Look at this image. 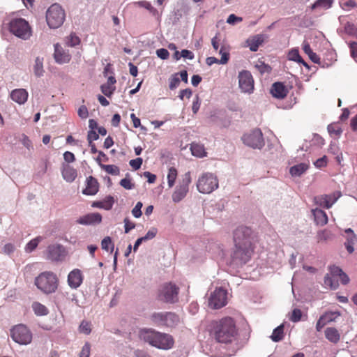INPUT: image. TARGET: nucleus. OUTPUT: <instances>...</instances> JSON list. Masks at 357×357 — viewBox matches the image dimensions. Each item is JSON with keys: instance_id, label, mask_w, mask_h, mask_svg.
<instances>
[{"instance_id": "obj_1", "label": "nucleus", "mask_w": 357, "mask_h": 357, "mask_svg": "<svg viewBox=\"0 0 357 357\" xmlns=\"http://www.w3.org/2000/svg\"><path fill=\"white\" fill-rule=\"evenodd\" d=\"M234 250L231 255V264L242 266L248 263L254 252L255 234L248 227L239 226L234 231Z\"/></svg>"}, {"instance_id": "obj_2", "label": "nucleus", "mask_w": 357, "mask_h": 357, "mask_svg": "<svg viewBox=\"0 0 357 357\" xmlns=\"http://www.w3.org/2000/svg\"><path fill=\"white\" fill-rule=\"evenodd\" d=\"M211 335L219 343L229 345L234 352L243 347L235 320L226 317L211 323Z\"/></svg>"}, {"instance_id": "obj_3", "label": "nucleus", "mask_w": 357, "mask_h": 357, "mask_svg": "<svg viewBox=\"0 0 357 357\" xmlns=\"http://www.w3.org/2000/svg\"><path fill=\"white\" fill-rule=\"evenodd\" d=\"M141 337L150 345L163 350L172 349L174 343V339L171 335L151 329L142 331Z\"/></svg>"}, {"instance_id": "obj_4", "label": "nucleus", "mask_w": 357, "mask_h": 357, "mask_svg": "<svg viewBox=\"0 0 357 357\" xmlns=\"http://www.w3.org/2000/svg\"><path fill=\"white\" fill-rule=\"evenodd\" d=\"M34 284L43 294H51L56 291L59 279L53 272L44 271L35 278Z\"/></svg>"}, {"instance_id": "obj_5", "label": "nucleus", "mask_w": 357, "mask_h": 357, "mask_svg": "<svg viewBox=\"0 0 357 357\" xmlns=\"http://www.w3.org/2000/svg\"><path fill=\"white\" fill-rule=\"evenodd\" d=\"M151 323L161 328H175L179 323L180 319L174 312H155L150 315Z\"/></svg>"}, {"instance_id": "obj_6", "label": "nucleus", "mask_w": 357, "mask_h": 357, "mask_svg": "<svg viewBox=\"0 0 357 357\" xmlns=\"http://www.w3.org/2000/svg\"><path fill=\"white\" fill-rule=\"evenodd\" d=\"M197 189L202 194H211L219 187V181L215 174L204 172L198 178Z\"/></svg>"}, {"instance_id": "obj_7", "label": "nucleus", "mask_w": 357, "mask_h": 357, "mask_svg": "<svg viewBox=\"0 0 357 357\" xmlns=\"http://www.w3.org/2000/svg\"><path fill=\"white\" fill-rule=\"evenodd\" d=\"M9 31L16 37L22 40H28L32 33L29 22L23 18H14L9 22Z\"/></svg>"}, {"instance_id": "obj_8", "label": "nucleus", "mask_w": 357, "mask_h": 357, "mask_svg": "<svg viewBox=\"0 0 357 357\" xmlns=\"http://www.w3.org/2000/svg\"><path fill=\"white\" fill-rule=\"evenodd\" d=\"M65 13L57 3L52 4L47 10L46 20L51 29H56L61 26L65 20Z\"/></svg>"}, {"instance_id": "obj_9", "label": "nucleus", "mask_w": 357, "mask_h": 357, "mask_svg": "<svg viewBox=\"0 0 357 357\" xmlns=\"http://www.w3.org/2000/svg\"><path fill=\"white\" fill-rule=\"evenodd\" d=\"M191 183L190 173L186 172L183 179L178 182L175 187L172 195V201L174 203H178L182 201L187 195L189 191V185Z\"/></svg>"}, {"instance_id": "obj_10", "label": "nucleus", "mask_w": 357, "mask_h": 357, "mask_svg": "<svg viewBox=\"0 0 357 357\" xmlns=\"http://www.w3.org/2000/svg\"><path fill=\"white\" fill-rule=\"evenodd\" d=\"M12 339L20 344H28L31 342L32 334L29 329L23 324L14 326L10 331Z\"/></svg>"}, {"instance_id": "obj_11", "label": "nucleus", "mask_w": 357, "mask_h": 357, "mask_svg": "<svg viewBox=\"0 0 357 357\" xmlns=\"http://www.w3.org/2000/svg\"><path fill=\"white\" fill-rule=\"evenodd\" d=\"M178 288L172 283H167L161 287L158 294V298L165 303H174L178 300Z\"/></svg>"}, {"instance_id": "obj_12", "label": "nucleus", "mask_w": 357, "mask_h": 357, "mask_svg": "<svg viewBox=\"0 0 357 357\" xmlns=\"http://www.w3.org/2000/svg\"><path fill=\"white\" fill-rule=\"evenodd\" d=\"M244 144L255 149H261L264 146V139L260 129H255L242 137Z\"/></svg>"}, {"instance_id": "obj_13", "label": "nucleus", "mask_w": 357, "mask_h": 357, "mask_svg": "<svg viewBox=\"0 0 357 357\" xmlns=\"http://www.w3.org/2000/svg\"><path fill=\"white\" fill-rule=\"evenodd\" d=\"M227 303V291L222 287H217L211 292L208 298V305L213 309H220Z\"/></svg>"}, {"instance_id": "obj_14", "label": "nucleus", "mask_w": 357, "mask_h": 357, "mask_svg": "<svg viewBox=\"0 0 357 357\" xmlns=\"http://www.w3.org/2000/svg\"><path fill=\"white\" fill-rule=\"evenodd\" d=\"M340 191H335L331 194H324L314 197V203L327 209L331 208L333 204L341 197Z\"/></svg>"}, {"instance_id": "obj_15", "label": "nucleus", "mask_w": 357, "mask_h": 357, "mask_svg": "<svg viewBox=\"0 0 357 357\" xmlns=\"http://www.w3.org/2000/svg\"><path fill=\"white\" fill-rule=\"evenodd\" d=\"M238 84L241 91L244 93H251L254 90V80L251 73L243 70L238 75Z\"/></svg>"}, {"instance_id": "obj_16", "label": "nucleus", "mask_w": 357, "mask_h": 357, "mask_svg": "<svg viewBox=\"0 0 357 357\" xmlns=\"http://www.w3.org/2000/svg\"><path fill=\"white\" fill-rule=\"evenodd\" d=\"M84 276L78 268L71 271L68 275V284L71 289H76L80 287L83 282Z\"/></svg>"}, {"instance_id": "obj_17", "label": "nucleus", "mask_w": 357, "mask_h": 357, "mask_svg": "<svg viewBox=\"0 0 357 357\" xmlns=\"http://www.w3.org/2000/svg\"><path fill=\"white\" fill-rule=\"evenodd\" d=\"M343 273L342 270L338 266H332L331 268V276L326 275L324 277L325 284L329 285L331 289H335L338 286L337 280L335 278L340 277Z\"/></svg>"}, {"instance_id": "obj_18", "label": "nucleus", "mask_w": 357, "mask_h": 357, "mask_svg": "<svg viewBox=\"0 0 357 357\" xmlns=\"http://www.w3.org/2000/svg\"><path fill=\"white\" fill-rule=\"evenodd\" d=\"M54 58L57 63H67L70 61L71 56L68 50L66 51L63 50V48L59 43L54 44Z\"/></svg>"}, {"instance_id": "obj_19", "label": "nucleus", "mask_w": 357, "mask_h": 357, "mask_svg": "<svg viewBox=\"0 0 357 357\" xmlns=\"http://www.w3.org/2000/svg\"><path fill=\"white\" fill-rule=\"evenodd\" d=\"M64 248L59 244L50 245L47 247V258L52 261H59L64 256Z\"/></svg>"}, {"instance_id": "obj_20", "label": "nucleus", "mask_w": 357, "mask_h": 357, "mask_svg": "<svg viewBox=\"0 0 357 357\" xmlns=\"http://www.w3.org/2000/svg\"><path fill=\"white\" fill-rule=\"evenodd\" d=\"M102 221V215L98 213H92L80 217L77 222L83 225H96Z\"/></svg>"}, {"instance_id": "obj_21", "label": "nucleus", "mask_w": 357, "mask_h": 357, "mask_svg": "<svg viewBox=\"0 0 357 357\" xmlns=\"http://www.w3.org/2000/svg\"><path fill=\"white\" fill-rule=\"evenodd\" d=\"M86 186L82 190V193L86 195H95L99 190V183L96 178L90 176L86 178Z\"/></svg>"}, {"instance_id": "obj_22", "label": "nucleus", "mask_w": 357, "mask_h": 357, "mask_svg": "<svg viewBox=\"0 0 357 357\" xmlns=\"http://www.w3.org/2000/svg\"><path fill=\"white\" fill-rule=\"evenodd\" d=\"M11 99L20 105L24 104L28 98V93L25 89H15L11 92Z\"/></svg>"}, {"instance_id": "obj_23", "label": "nucleus", "mask_w": 357, "mask_h": 357, "mask_svg": "<svg viewBox=\"0 0 357 357\" xmlns=\"http://www.w3.org/2000/svg\"><path fill=\"white\" fill-rule=\"evenodd\" d=\"M271 93L273 97L283 98L287 96V89L281 82H275L272 85Z\"/></svg>"}, {"instance_id": "obj_24", "label": "nucleus", "mask_w": 357, "mask_h": 357, "mask_svg": "<svg viewBox=\"0 0 357 357\" xmlns=\"http://www.w3.org/2000/svg\"><path fill=\"white\" fill-rule=\"evenodd\" d=\"M312 213L314 216V221L317 225L324 226L328 222V216L325 211L316 208L312 210Z\"/></svg>"}, {"instance_id": "obj_25", "label": "nucleus", "mask_w": 357, "mask_h": 357, "mask_svg": "<svg viewBox=\"0 0 357 357\" xmlns=\"http://www.w3.org/2000/svg\"><path fill=\"white\" fill-rule=\"evenodd\" d=\"M264 42L263 35H256L246 40L247 46L252 52L257 51L260 45Z\"/></svg>"}, {"instance_id": "obj_26", "label": "nucleus", "mask_w": 357, "mask_h": 357, "mask_svg": "<svg viewBox=\"0 0 357 357\" xmlns=\"http://www.w3.org/2000/svg\"><path fill=\"white\" fill-rule=\"evenodd\" d=\"M61 173L63 179L69 183L74 181L77 175L76 169L69 165L63 166Z\"/></svg>"}, {"instance_id": "obj_27", "label": "nucleus", "mask_w": 357, "mask_h": 357, "mask_svg": "<svg viewBox=\"0 0 357 357\" xmlns=\"http://www.w3.org/2000/svg\"><path fill=\"white\" fill-rule=\"evenodd\" d=\"M114 203V197L112 196H107L102 201L93 202L92 206L103 208L105 210H110L112 208Z\"/></svg>"}, {"instance_id": "obj_28", "label": "nucleus", "mask_w": 357, "mask_h": 357, "mask_svg": "<svg viewBox=\"0 0 357 357\" xmlns=\"http://www.w3.org/2000/svg\"><path fill=\"white\" fill-rule=\"evenodd\" d=\"M325 337L332 343H337L340 339L338 331L333 327H328L325 330Z\"/></svg>"}, {"instance_id": "obj_29", "label": "nucleus", "mask_w": 357, "mask_h": 357, "mask_svg": "<svg viewBox=\"0 0 357 357\" xmlns=\"http://www.w3.org/2000/svg\"><path fill=\"white\" fill-rule=\"evenodd\" d=\"M308 167L309 166L307 164L302 162L292 166L289 169V173L292 176H301L307 170Z\"/></svg>"}, {"instance_id": "obj_30", "label": "nucleus", "mask_w": 357, "mask_h": 357, "mask_svg": "<svg viewBox=\"0 0 357 357\" xmlns=\"http://www.w3.org/2000/svg\"><path fill=\"white\" fill-rule=\"evenodd\" d=\"M43 57L37 56L35 59L33 69V73L37 77H40L44 75L45 70L43 68Z\"/></svg>"}, {"instance_id": "obj_31", "label": "nucleus", "mask_w": 357, "mask_h": 357, "mask_svg": "<svg viewBox=\"0 0 357 357\" xmlns=\"http://www.w3.org/2000/svg\"><path fill=\"white\" fill-rule=\"evenodd\" d=\"M96 162L98 163L100 168L104 169L107 173L112 175L119 174L120 170L117 166L114 165H103L101 163V160L99 158H96Z\"/></svg>"}, {"instance_id": "obj_32", "label": "nucleus", "mask_w": 357, "mask_h": 357, "mask_svg": "<svg viewBox=\"0 0 357 357\" xmlns=\"http://www.w3.org/2000/svg\"><path fill=\"white\" fill-rule=\"evenodd\" d=\"M32 309L37 316H45L49 313L47 307L38 302H34L32 304Z\"/></svg>"}, {"instance_id": "obj_33", "label": "nucleus", "mask_w": 357, "mask_h": 357, "mask_svg": "<svg viewBox=\"0 0 357 357\" xmlns=\"http://www.w3.org/2000/svg\"><path fill=\"white\" fill-rule=\"evenodd\" d=\"M283 337L284 324H281L273 330V333L271 335V338L273 342H278L282 340L283 339Z\"/></svg>"}, {"instance_id": "obj_34", "label": "nucleus", "mask_w": 357, "mask_h": 357, "mask_svg": "<svg viewBox=\"0 0 357 357\" xmlns=\"http://www.w3.org/2000/svg\"><path fill=\"white\" fill-rule=\"evenodd\" d=\"M178 172L176 169L174 167H171L168 169L167 173V184L169 188H172L174 185L176 179L177 178Z\"/></svg>"}, {"instance_id": "obj_35", "label": "nucleus", "mask_w": 357, "mask_h": 357, "mask_svg": "<svg viewBox=\"0 0 357 357\" xmlns=\"http://www.w3.org/2000/svg\"><path fill=\"white\" fill-rule=\"evenodd\" d=\"M341 315L339 311H329L325 312L321 317L323 318L325 323L327 324L330 322L335 321L337 317Z\"/></svg>"}, {"instance_id": "obj_36", "label": "nucleus", "mask_w": 357, "mask_h": 357, "mask_svg": "<svg viewBox=\"0 0 357 357\" xmlns=\"http://www.w3.org/2000/svg\"><path fill=\"white\" fill-rule=\"evenodd\" d=\"M333 234L328 229L320 230L317 234V242L327 241L332 239Z\"/></svg>"}, {"instance_id": "obj_37", "label": "nucleus", "mask_w": 357, "mask_h": 357, "mask_svg": "<svg viewBox=\"0 0 357 357\" xmlns=\"http://www.w3.org/2000/svg\"><path fill=\"white\" fill-rule=\"evenodd\" d=\"M344 232L346 241L344 244L355 245L357 243V237L354 231L351 228H348L344 230Z\"/></svg>"}, {"instance_id": "obj_38", "label": "nucleus", "mask_w": 357, "mask_h": 357, "mask_svg": "<svg viewBox=\"0 0 357 357\" xmlns=\"http://www.w3.org/2000/svg\"><path fill=\"white\" fill-rule=\"evenodd\" d=\"M192 154L196 157L202 158L206 155L204 148L202 145L198 144H192L191 145Z\"/></svg>"}, {"instance_id": "obj_39", "label": "nucleus", "mask_w": 357, "mask_h": 357, "mask_svg": "<svg viewBox=\"0 0 357 357\" xmlns=\"http://www.w3.org/2000/svg\"><path fill=\"white\" fill-rule=\"evenodd\" d=\"M333 0H317L312 6V9L322 8L328 9L332 6Z\"/></svg>"}, {"instance_id": "obj_40", "label": "nucleus", "mask_w": 357, "mask_h": 357, "mask_svg": "<svg viewBox=\"0 0 357 357\" xmlns=\"http://www.w3.org/2000/svg\"><path fill=\"white\" fill-rule=\"evenodd\" d=\"M43 239L42 236H37L31 240L25 246L24 250L27 253L33 252L38 246V243Z\"/></svg>"}, {"instance_id": "obj_41", "label": "nucleus", "mask_w": 357, "mask_h": 357, "mask_svg": "<svg viewBox=\"0 0 357 357\" xmlns=\"http://www.w3.org/2000/svg\"><path fill=\"white\" fill-rule=\"evenodd\" d=\"M78 331L80 333L89 335L92 331L91 322L83 320L79 326Z\"/></svg>"}, {"instance_id": "obj_42", "label": "nucleus", "mask_w": 357, "mask_h": 357, "mask_svg": "<svg viewBox=\"0 0 357 357\" xmlns=\"http://www.w3.org/2000/svg\"><path fill=\"white\" fill-rule=\"evenodd\" d=\"M101 247L102 250L107 252L110 248V252H112L114 250V245L112 241V238L109 236H106L101 241Z\"/></svg>"}, {"instance_id": "obj_43", "label": "nucleus", "mask_w": 357, "mask_h": 357, "mask_svg": "<svg viewBox=\"0 0 357 357\" xmlns=\"http://www.w3.org/2000/svg\"><path fill=\"white\" fill-rule=\"evenodd\" d=\"M180 84L178 73L172 75L169 79V87L171 90L176 89Z\"/></svg>"}, {"instance_id": "obj_44", "label": "nucleus", "mask_w": 357, "mask_h": 357, "mask_svg": "<svg viewBox=\"0 0 357 357\" xmlns=\"http://www.w3.org/2000/svg\"><path fill=\"white\" fill-rule=\"evenodd\" d=\"M80 43L79 38L75 33H71L66 40V44L69 47H75Z\"/></svg>"}, {"instance_id": "obj_45", "label": "nucleus", "mask_w": 357, "mask_h": 357, "mask_svg": "<svg viewBox=\"0 0 357 357\" xmlns=\"http://www.w3.org/2000/svg\"><path fill=\"white\" fill-rule=\"evenodd\" d=\"M100 89L102 93L106 96L107 97H111V96L113 94L114 91H115V86L109 85L107 84H104L101 85Z\"/></svg>"}, {"instance_id": "obj_46", "label": "nucleus", "mask_w": 357, "mask_h": 357, "mask_svg": "<svg viewBox=\"0 0 357 357\" xmlns=\"http://www.w3.org/2000/svg\"><path fill=\"white\" fill-rule=\"evenodd\" d=\"M91 345L89 342H86L79 354V357H89L91 354Z\"/></svg>"}, {"instance_id": "obj_47", "label": "nucleus", "mask_w": 357, "mask_h": 357, "mask_svg": "<svg viewBox=\"0 0 357 357\" xmlns=\"http://www.w3.org/2000/svg\"><path fill=\"white\" fill-rule=\"evenodd\" d=\"M129 176V174H127L126 177L120 181V185L126 190H131L134 188V184L132 183L131 180L128 178Z\"/></svg>"}, {"instance_id": "obj_48", "label": "nucleus", "mask_w": 357, "mask_h": 357, "mask_svg": "<svg viewBox=\"0 0 357 357\" xmlns=\"http://www.w3.org/2000/svg\"><path fill=\"white\" fill-rule=\"evenodd\" d=\"M255 68L261 73H269L271 71V67L264 63V62L262 61H259L256 65H255Z\"/></svg>"}, {"instance_id": "obj_49", "label": "nucleus", "mask_w": 357, "mask_h": 357, "mask_svg": "<svg viewBox=\"0 0 357 357\" xmlns=\"http://www.w3.org/2000/svg\"><path fill=\"white\" fill-rule=\"evenodd\" d=\"M288 57L289 60L296 61L299 63V61H302V57L300 56L298 50H291L288 54Z\"/></svg>"}, {"instance_id": "obj_50", "label": "nucleus", "mask_w": 357, "mask_h": 357, "mask_svg": "<svg viewBox=\"0 0 357 357\" xmlns=\"http://www.w3.org/2000/svg\"><path fill=\"white\" fill-rule=\"evenodd\" d=\"M219 53L221 54L220 64H226L229 59V53L227 51H225L224 47L220 48Z\"/></svg>"}, {"instance_id": "obj_51", "label": "nucleus", "mask_w": 357, "mask_h": 357, "mask_svg": "<svg viewBox=\"0 0 357 357\" xmlns=\"http://www.w3.org/2000/svg\"><path fill=\"white\" fill-rule=\"evenodd\" d=\"M302 317V312L301 310L295 308L293 310L291 317H289V319L293 322H298L301 320Z\"/></svg>"}, {"instance_id": "obj_52", "label": "nucleus", "mask_w": 357, "mask_h": 357, "mask_svg": "<svg viewBox=\"0 0 357 357\" xmlns=\"http://www.w3.org/2000/svg\"><path fill=\"white\" fill-rule=\"evenodd\" d=\"M143 204L142 202H138L136 205L135 206V207L132 208V215L136 218H139L142 216V207Z\"/></svg>"}, {"instance_id": "obj_53", "label": "nucleus", "mask_w": 357, "mask_h": 357, "mask_svg": "<svg viewBox=\"0 0 357 357\" xmlns=\"http://www.w3.org/2000/svg\"><path fill=\"white\" fill-rule=\"evenodd\" d=\"M158 233V229L155 227H152L150 229L145 236H142V238L144 241L153 239L155 237L156 234Z\"/></svg>"}, {"instance_id": "obj_54", "label": "nucleus", "mask_w": 357, "mask_h": 357, "mask_svg": "<svg viewBox=\"0 0 357 357\" xmlns=\"http://www.w3.org/2000/svg\"><path fill=\"white\" fill-rule=\"evenodd\" d=\"M135 5H137L141 8H144L150 12H153L155 10L153 7L151 6V3L146 1H139L135 2Z\"/></svg>"}, {"instance_id": "obj_55", "label": "nucleus", "mask_w": 357, "mask_h": 357, "mask_svg": "<svg viewBox=\"0 0 357 357\" xmlns=\"http://www.w3.org/2000/svg\"><path fill=\"white\" fill-rule=\"evenodd\" d=\"M142 162V158H137L136 159L130 160L129 164L135 170H137L141 167Z\"/></svg>"}, {"instance_id": "obj_56", "label": "nucleus", "mask_w": 357, "mask_h": 357, "mask_svg": "<svg viewBox=\"0 0 357 357\" xmlns=\"http://www.w3.org/2000/svg\"><path fill=\"white\" fill-rule=\"evenodd\" d=\"M243 18L241 17H238L234 14H231L227 19V23L229 24H235L236 23L242 22Z\"/></svg>"}, {"instance_id": "obj_57", "label": "nucleus", "mask_w": 357, "mask_h": 357, "mask_svg": "<svg viewBox=\"0 0 357 357\" xmlns=\"http://www.w3.org/2000/svg\"><path fill=\"white\" fill-rule=\"evenodd\" d=\"M156 54L159 58L163 60L168 59L169 55L168 50L165 48L157 50Z\"/></svg>"}, {"instance_id": "obj_58", "label": "nucleus", "mask_w": 357, "mask_h": 357, "mask_svg": "<svg viewBox=\"0 0 357 357\" xmlns=\"http://www.w3.org/2000/svg\"><path fill=\"white\" fill-rule=\"evenodd\" d=\"M125 233H128L131 229L135 227V224L130 221L128 218H126L123 220Z\"/></svg>"}, {"instance_id": "obj_59", "label": "nucleus", "mask_w": 357, "mask_h": 357, "mask_svg": "<svg viewBox=\"0 0 357 357\" xmlns=\"http://www.w3.org/2000/svg\"><path fill=\"white\" fill-rule=\"evenodd\" d=\"M78 115L82 119H86L89 115L88 109L85 105H82L78 109Z\"/></svg>"}, {"instance_id": "obj_60", "label": "nucleus", "mask_w": 357, "mask_h": 357, "mask_svg": "<svg viewBox=\"0 0 357 357\" xmlns=\"http://www.w3.org/2000/svg\"><path fill=\"white\" fill-rule=\"evenodd\" d=\"M98 138L99 135L95 130H89L88 132L87 139L89 144L93 143V141L97 140Z\"/></svg>"}, {"instance_id": "obj_61", "label": "nucleus", "mask_w": 357, "mask_h": 357, "mask_svg": "<svg viewBox=\"0 0 357 357\" xmlns=\"http://www.w3.org/2000/svg\"><path fill=\"white\" fill-rule=\"evenodd\" d=\"M328 131L330 134H335V135H340L342 130L340 127H336L333 125L328 126Z\"/></svg>"}, {"instance_id": "obj_62", "label": "nucleus", "mask_w": 357, "mask_h": 357, "mask_svg": "<svg viewBox=\"0 0 357 357\" xmlns=\"http://www.w3.org/2000/svg\"><path fill=\"white\" fill-rule=\"evenodd\" d=\"M15 250V247L13 244L12 243H6L3 249H2V251L4 254H6V255H10L11 253H13Z\"/></svg>"}, {"instance_id": "obj_63", "label": "nucleus", "mask_w": 357, "mask_h": 357, "mask_svg": "<svg viewBox=\"0 0 357 357\" xmlns=\"http://www.w3.org/2000/svg\"><path fill=\"white\" fill-rule=\"evenodd\" d=\"M22 143L28 150H30V149H33L31 141L25 135H22Z\"/></svg>"}, {"instance_id": "obj_64", "label": "nucleus", "mask_w": 357, "mask_h": 357, "mask_svg": "<svg viewBox=\"0 0 357 357\" xmlns=\"http://www.w3.org/2000/svg\"><path fill=\"white\" fill-rule=\"evenodd\" d=\"M199 107H200V101H199V96L197 95L195 97V99L193 100V102H192V112L194 114H196L199 109Z\"/></svg>"}]
</instances>
